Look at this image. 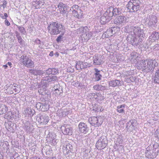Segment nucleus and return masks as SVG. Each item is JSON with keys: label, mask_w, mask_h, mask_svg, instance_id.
Returning a JSON list of instances; mask_svg holds the SVG:
<instances>
[{"label": "nucleus", "mask_w": 159, "mask_h": 159, "mask_svg": "<svg viewBox=\"0 0 159 159\" xmlns=\"http://www.w3.org/2000/svg\"><path fill=\"white\" fill-rule=\"evenodd\" d=\"M111 14H109V13L107 12V10L104 13L103 15L100 18V22L102 24H105L106 23L108 22L111 19Z\"/></svg>", "instance_id": "9d476101"}, {"label": "nucleus", "mask_w": 159, "mask_h": 159, "mask_svg": "<svg viewBox=\"0 0 159 159\" xmlns=\"http://www.w3.org/2000/svg\"><path fill=\"white\" fill-rule=\"evenodd\" d=\"M33 129V126L31 125L29 122L27 121L25 123L24 126V129L27 133H30L32 131Z\"/></svg>", "instance_id": "6ab92c4d"}, {"label": "nucleus", "mask_w": 159, "mask_h": 159, "mask_svg": "<svg viewBox=\"0 0 159 159\" xmlns=\"http://www.w3.org/2000/svg\"><path fill=\"white\" fill-rule=\"evenodd\" d=\"M65 5L62 2L60 3L58 5V7L59 8H63L65 7Z\"/></svg>", "instance_id": "4d7b16f0"}, {"label": "nucleus", "mask_w": 159, "mask_h": 159, "mask_svg": "<svg viewBox=\"0 0 159 159\" xmlns=\"http://www.w3.org/2000/svg\"><path fill=\"white\" fill-rule=\"evenodd\" d=\"M0 115L6 113L8 110L7 107L5 105L2 104L0 105Z\"/></svg>", "instance_id": "cd10ccee"}, {"label": "nucleus", "mask_w": 159, "mask_h": 159, "mask_svg": "<svg viewBox=\"0 0 159 159\" xmlns=\"http://www.w3.org/2000/svg\"><path fill=\"white\" fill-rule=\"evenodd\" d=\"M150 59H147L145 60H142L139 61L137 63V65L139 69H142L144 72H145V70L148 66L150 62Z\"/></svg>", "instance_id": "1a4fd4ad"}, {"label": "nucleus", "mask_w": 159, "mask_h": 159, "mask_svg": "<svg viewBox=\"0 0 159 159\" xmlns=\"http://www.w3.org/2000/svg\"><path fill=\"white\" fill-rule=\"evenodd\" d=\"M123 30L125 32L128 33L131 32V30L130 29V27L128 26H126L123 28Z\"/></svg>", "instance_id": "37998d69"}, {"label": "nucleus", "mask_w": 159, "mask_h": 159, "mask_svg": "<svg viewBox=\"0 0 159 159\" xmlns=\"http://www.w3.org/2000/svg\"><path fill=\"white\" fill-rule=\"evenodd\" d=\"M20 61L21 64L27 67H32L33 66V62L26 56H22L20 59Z\"/></svg>", "instance_id": "20e7f679"}, {"label": "nucleus", "mask_w": 159, "mask_h": 159, "mask_svg": "<svg viewBox=\"0 0 159 159\" xmlns=\"http://www.w3.org/2000/svg\"><path fill=\"white\" fill-rule=\"evenodd\" d=\"M79 30L81 33H85L88 38L86 39H89L90 38L93 34V33L91 31H90L87 26H85L83 27H81L80 28Z\"/></svg>", "instance_id": "2eb2a0df"}, {"label": "nucleus", "mask_w": 159, "mask_h": 159, "mask_svg": "<svg viewBox=\"0 0 159 159\" xmlns=\"http://www.w3.org/2000/svg\"><path fill=\"white\" fill-rule=\"evenodd\" d=\"M79 11H80V9H77L76 10L74 9V10H73L72 11V15L75 17H77L78 13Z\"/></svg>", "instance_id": "79ce46f5"}, {"label": "nucleus", "mask_w": 159, "mask_h": 159, "mask_svg": "<svg viewBox=\"0 0 159 159\" xmlns=\"http://www.w3.org/2000/svg\"><path fill=\"white\" fill-rule=\"evenodd\" d=\"M46 140L48 142H50L52 143L55 141V139L54 138L53 135L52 134L48 135L47 137Z\"/></svg>", "instance_id": "7c9ffc66"}, {"label": "nucleus", "mask_w": 159, "mask_h": 159, "mask_svg": "<svg viewBox=\"0 0 159 159\" xmlns=\"http://www.w3.org/2000/svg\"><path fill=\"white\" fill-rule=\"evenodd\" d=\"M151 153H153V152L152 151L147 150L146 152V156L148 158L153 159L154 157Z\"/></svg>", "instance_id": "72a5a7b5"}, {"label": "nucleus", "mask_w": 159, "mask_h": 159, "mask_svg": "<svg viewBox=\"0 0 159 159\" xmlns=\"http://www.w3.org/2000/svg\"><path fill=\"white\" fill-rule=\"evenodd\" d=\"M5 24L7 26H9L10 25V23L9 22L8 20L7 19H6L5 21Z\"/></svg>", "instance_id": "680f3d73"}, {"label": "nucleus", "mask_w": 159, "mask_h": 159, "mask_svg": "<svg viewBox=\"0 0 159 159\" xmlns=\"http://www.w3.org/2000/svg\"><path fill=\"white\" fill-rule=\"evenodd\" d=\"M152 80L155 83L159 84V69L156 71Z\"/></svg>", "instance_id": "b1692460"}, {"label": "nucleus", "mask_w": 159, "mask_h": 159, "mask_svg": "<svg viewBox=\"0 0 159 159\" xmlns=\"http://www.w3.org/2000/svg\"><path fill=\"white\" fill-rule=\"evenodd\" d=\"M79 127L80 131L82 133L85 134L89 130L87 125L84 123H80L79 125Z\"/></svg>", "instance_id": "f3484780"}, {"label": "nucleus", "mask_w": 159, "mask_h": 159, "mask_svg": "<svg viewBox=\"0 0 159 159\" xmlns=\"http://www.w3.org/2000/svg\"><path fill=\"white\" fill-rule=\"evenodd\" d=\"M93 64L94 65H100L103 63L101 57L95 55L93 57Z\"/></svg>", "instance_id": "a211bd4d"}, {"label": "nucleus", "mask_w": 159, "mask_h": 159, "mask_svg": "<svg viewBox=\"0 0 159 159\" xmlns=\"http://www.w3.org/2000/svg\"><path fill=\"white\" fill-rule=\"evenodd\" d=\"M158 33L157 32L153 33L152 36L149 37L150 39H152L153 40L155 41L159 38Z\"/></svg>", "instance_id": "c9c22d12"}, {"label": "nucleus", "mask_w": 159, "mask_h": 159, "mask_svg": "<svg viewBox=\"0 0 159 159\" xmlns=\"http://www.w3.org/2000/svg\"><path fill=\"white\" fill-rule=\"evenodd\" d=\"M15 34H16V37L20 36V34L17 31H16Z\"/></svg>", "instance_id": "0e129e2a"}, {"label": "nucleus", "mask_w": 159, "mask_h": 159, "mask_svg": "<svg viewBox=\"0 0 159 159\" xmlns=\"http://www.w3.org/2000/svg\"><path fill=\"white\" fill-rule=\"evenodd\" d=\"M125 106L124 105H121L119 106H118L117 108V111L120 113L122 114L125 113V110L124 109L122 108H124Z\"/></svg>", "instance_id": "473e14b6"}, {"label": "nucleus", "mask_w": 159, "mask_h": 159, "mask_svg": "<svg viewBox=\"0 0 159 159\" xmlns=\"http://www.w3.org/2000/svg\"><path fill=\"white\" fill-rule=\"evenodd\" d=\"M11 89L13 90L16 93H18L20 91L19 89V88L17 87L15 88V87H12Z\"/></svg>", "instance_id": "603ef678"}, {"label": "nucleus", "mask_w": 159, "mask_h": 159, "mask_svg": "<svg viewBox=\"0 0 159 159\" xmlns=\"http://www.w3.org/2000/svg\"><path fill=\"white\" fill-rule=\"evenodd\" d=\"M41 4V2L40 0H37L33 2V4L34 7H35L36 9L40 8L39 5Z\"/></svg>", "instance_id": "4c0bfd02"}, {"label": "nucleus", "mask_w": 159, "mask_h": 159, "mask_svg": "<svg viewBox=\"0 0 159 159\" xmlns=\"http://www.w3.org/2000/svg\"><path fill=\"white\" fill-rule=\"evenodd\" d=\"M58 73L57 69L55 68H49L46 70L45 74L48 75H55Z\"/></svg>", "instance_id": "aec40b11"}, {"label": "nucleus", "mask_w": 159, "mask_h": 159, "mask_svg": "<svg viewBox=\"0 0 159 159\" xmlns=\"http://www.w3.org/2000/svg\"><path fill=\"white\" fill-rule=\"evenodd\" d=\"M83 16V13L80 10V11L78 12L77 18H81L82 16Z\"/></svg>", "instance_id": "09e8293b"}, {"label": "nucleus", "mask_w": 159, "mask_h": 159, "mask_svg": "<svg viewBox=\"0 0 159 159\" xmlns=\"http://www.w3.org/2000/svg\"><path fill=\"white\" fill-rule=\"evenodd\" d=\"M62 38V36L60 35L57 39L56 40L57 42H59L61 41V39Z\"/></svg>", "instance_id": "bf43d9fd"}, {"label": "nucleus", "mask_w": 159, "mask_h": 159, "mask_svg": "<svg viewBox=\"0 0 159 159\" xmlns=\"http://www.w3.org/2000/svg\"><path fill=\"white\" fill-rule=\"evenodd\" d=\"M110 86L113 87L119 86L121 85L120 81L119 80H113L109 82Z\"/></svg>", "instance_id": "4be33fe9"}, {"label": "nucleus", "mask_w": 159, "mask_h": 159, "mask_svg": "<svg viewBox=\"0 0 159 159\" xmlns=\"http://www.w3.org/2000/svg\"><path fill=\"white\" fill-rule=\"evenodd\" d=\"M42 103L38 102L36 104V107L38 109H41V106L42 105Z\"/></svg>", "instance_id": "864d4df0"}, {"label": "nucleus", "mask_w": 159, "mask_h": 159, "mask_svg": "<svg viewBox=\"0 0 159 159\" xmlns=\"http://www.w3.org/2000/svg\"><path fill=\"white\" fill-rule=\"evenodd\" d=\"M90 124L95 127L100 125L103 122V119L101 116H93L89 119Z\"/></svg>", "instance_id": "39448f33"}, {"label": "nucleus", "mask_w": 159, "mask_h": 159, "mask_svg": "<svg viewBox=\"0 0 159 159\" xmlns=\"http://www.w3.org/2000/svg\"><path fill=\"white\" fill-rule=\"evenodd\" d=\"M54 90L53 92V93L56 95H60L63 93L62 89L61 87H60L59 85H57L54 86Z\"/></svg>", "instance_id": "5701e85b"}, {"label": "nucleus", "mask_w": 159, "mask_h": 159, "mask_svg": "<svg viewBox=\"0 0 159 159\" xmlns=\"http://www.w3.org/2000/svg\"><path fill=\"white\" fill-rule=\"evenodd\" d=\"M142 0H130L126 5L128 11L135 12L139 10L142 3Z\"/></svg>", "instance_id": "f03ea898"}, {"label": "nucleus", "mask_w": 159, "mask_h": 159, "mask_svg": "<svg viewBox=\"0 0 159 159\" xmlns=\"http://www.w3.org/2000/svg\"><path fill=\"white\" fill-rule=\"evenodd\" d=\"M95 73L94 74V75H101L100 72V71L98 70L97 69V68H95L94 69Z\"/></svg>", "instance_id": "8fccbe9b"}, {"label": "nucleus", "mask_w": 159, "mask_h": 159, "mask_svg": "<svg viewBox=\"0 0 159 159\" xmlns=\"http://www.w3.org/2000/svg\"><path fill=\"white\" fill-rule=\"evenodd\" d=\"M38 122L43 124H46L48 122L49 119L48 116L45 114H40L36 118Z\"/></svg>", "instance_id": "9b49d317"}, {"label": "nucleus", "mask_w": 159, "mask_h": 159, "mask_svg": "<svg viewBox=\"0 0 159 159\" xmlns=\"http://www.w3.org/2000/svg\"><path fill=\"white\" fill-rule=\"evenodd\" d=\"M95 81H98L101 80V78L102 77V75H95Z\"/></svg>", "instance_id": "49530a36"}, {"label": "nucleus", "mask_w": 159, "mask_h": 159, "mask_svg": "<svg viewBox=\"0 0 159 159\" xmlns=\"http://www.w3.org/2000/svg\"><path fill=\"white\" fill-rule=\"evenodd\" d=\"M156 65H157V63L156 60L150 59L148 66L145 70V72H150L153 71Z\"/></svg>", "instance_id": "ddd939ff"}, {"label": "nucleus", "mask_w": 159, "mask_h": 159, "mask_svg": "<svg viewBox=\"0 0 159 159\" xmlns=\"http://www.w3.org/2000/svg\"><path fill=\"white\" fill-rule=\"evenodd\" d=\"M90 65L86 62H83V69L87 68V67H89L90 66Z\"/></svg>", "instance_id": "c03bdc74"}, {"label": "nucleus", "mask_w": 159, "mask_h": 159, "mask_svg": "<svg viewBox=\"0 0 159 159\" xmlns=\"http://www.w3.org/2000/svg\"><path fill=\"white\" fill-rule=\"evenodd\" d=\"M128 39L129 40L131 44L134 46L140 44L144 39V37H135L132 35H129L128 37Z\"/></svg>", "instance_id": "7ed1b4c3"}, {"label": "nucleus", "mask_w": 159, "mask_h": 159, "mask_svg": "<svg viewBox=\"0 0 159 159\" xmlns=\"http://www.w3.org/2000/svg\"><path fill=\"white\" fill-rule=\"evenodd\" d=\"M148 20H149L148 24L150 26L154 25L157 22V17L155 16H150L149 18H148Z\"/></svg>", "instance_id": "412c9836"}, {"label": "nucleus", "mask_w": 159, "mask_h": 159, "mask_svg": "<svg viewBox=\"0 0 159 159\" xmlns=\"http://www.w3.org/2000/svg\"><path fill=\"white\" fill-rule=\"evenodd\" d=\"M48 106L46 103H42L40 110L43 111H46L48 109Z\"/></svg>", "instance_id": "2f4dec72"}, {"label": "nucleus", "mask_w": 159, "mask_h": 159, "mask_svg": "<svg viewBox=\"0 0 159 159\" xmlns=\"http://www.w3.org/2000/svg\"><path fill=\"white\" fill-rule=\"evenodd\" d=\"M20 32L23 34H24L26 33L25 30V28L22 26H17Z\"/></svg>", "instance_id": "ea45409f"}, {"label": "nucleus", "mask_w": 159, "mask_h": 159, "mask_svg": "<svg viewBox=\"0 0 159 159\" xmlns=\"http://www.w3.org/2000/svg\"><path fill=\"white\" fill-rule=\"evenodd\" d=\"M134 120H131L129 121V122L131 123V125L132 127H134L135 126L134 125Z\"/></svg>", "instance_id": "e2e57ef3"}, {"label": "nucleus", "mask_w": 159, "mask_h": 159, "mask_svg": "<svg viewBox=\"0 0 159 159\" xmlns=\"http://www.w3.org/2000/svg\"><path fill=\"white\" fill-rule=\"evenodd\" d=\"M30 73L34 75H43L44 73V72L42 70H31L30 71Z\"/></svg>", "instance_id": "a878e982"}, {"label": "nucleus", "mask_w": 159, "mask_h": 159, "mask_svg": "<svg viewBox=\"0 0 159 159\" xmlns=\"http://www.w3.org/2000/svg\"><path fill=\"white\" fill-rule=\"evenodd\" d=\"M94 89L97 90H104L106 88L105 86H103L101 85L97 84L95 85L93 87Z\"/></svg>", "instance_id": "c85d7f7f"}, {"label": "nucleus", "mask_w": 159, "mask_h": 159, "mask_svg": "<svg viewBox=\"0 0 159 159\" xmlns=\"http://www.w3.org/2000/svg\"><path fill=\"white\" fill-rule=\"evenodd\" d=\"M107 143V138L104 136H101L97 142L96 146L97 148L101 150L104 148Z\"/></svg>", "instance_id": "423d86ee"}, {"label": "nucleus", "mask_w": 159, "mask_h": 159, "mask_svg": "<svg viewBox=\"0 0 159 159\" xmlns=\"http://www.w3.org/2000/svg\"><path fill=\"white\" fill-rule=\"evenodd\" d=\"M17 38L18 39V42L20 44H21L22 43V41L23 40L20 36H19L18 37H17Z\"/></svg>", "instance_id": "de8ad7c7"}, {"label": "nucleus", "mask_w": 159, "mask_h": 159, "mask_svg": "<svg viewBox=\"0 0 159 159\" xmlns=\"http://www.w3.org/2000/svg\"><path fill=\"white\" fill-rule=\"evenodd\" d=\"M131 32H133L135 36L137 37H144L145 34L143 30L138 26H131L130 27Z\"/></svg>", "instance_id": "6e6552de"}, {"label": "nucleus", "mask_w": 159, "mask_h": 159, "mask_svg": "<svg viewBox=\"0 0 159 159\" xmlns=\"http://www.w3.org/2000/svg\"><path fill=\"white\" fill-rule=\"evenodd\" d=\"M67 71L68 72L72 73L74 72V70L73 69L69 67H68V68L67 69Z\"/></svg>", "instance_id": "5fc2aeb1"}, {"label": "nucleus", "mask_w": 159, "mask_h": 159, "mask_svg": "<svg viewBox=\"0 0 159 159\" xmlns=\"http://www.w3.org/2000/svg\"><path fill=\"white\" fill-rule=\"evenodd\" d=\"M75 67L77 70L83 69V62L80 61L77 62Z\"/></svg>", "instance_id": "c756f323"}, {"label": "nucleus", "mask_w": 159, "mask_h": 159, "mask_svg": "<svg viewBox=\"0 0 159 159\" xmlns=\"http://www.w3.org/2000/svg\"><path fill=\"white\" fill-rule=\"evenodd\" d=\"M73 147L71 144L68 143L64 145L63 148L64 151L66 150V153H69L72 151Z\"/></svg>", "instance_id": "393cba45"}, {"label": "nucleus", "mask_w": 159, "mask_h": 159, "mask_svg": "<svg viewBox=\"0 0 159 159\" xmlns=\"http://www.w3.org/2000/svg\"><path fill=\"white\" fill-rule=\"evenodd\" d=\"M117 28L115 27H112L111 28H109L105 32L102 34V38H108L111 36L113 34H114L116 33V29Z\"/></svg>", "instance_id": "4468645a"}, {"label": "nucleus", "mask_w": 159, "mask_h": 159, "mask_svg": "<svg viewBox=\"0 0 159 159\" xmlns=\"http://www.w3.org/2000/svg\"><path fill=\"white\" fill-rule=\"evenodd\" d=\"M126 20V18L125 16H117L114 20L113 22L117 25V28L120 29V27L122 26Z\"/></svg>", "instance_id": "0eeeda50"}, {"label": "nucleus", "mask_w": 159, "mask_h": 159, "mask_svg": "<svg viewBox=\"0 0 159 159\" xmlns=\"http://www.w3.org/2000/svg\"><path fill=\"white\" fill-rule=\"evenodd\" d=\"M3 156L1 154V152H0V159H3Z\"/></svg>", "instance_id": "338daca9"}, {"label": "nucleus", "mask_w": 159, "mask_h": 159, "mask_svg": "<svg viewBox=\"0 0 159 159\" xmlns=\"http://www.w3.org/2000/svg\"><path fill=\"white\" fill-rule=\"evenodd\" d=\"M45 153L46 155H49L51 154L52 153V150L51 149H48L45 147L43 149H42V152L43 153V151Z\"/></svg>", "instance_id": "e433bc0d"}, {"label": "nucleus", "mask_w": 159, "mask_h": 159, "mask_svg": "<svg viewBox=\"0 0 159 159\" xmlns=\"http://www.w3.org/2000/svg\"><path fill=\"white\" fill-rule=\"evenodd\" d=\"M83 34L80 36V39H81V40L82 41H86L89 40V39H87V36L86 35V34L85 33H83Z\"/></svg>", "instance_id": "58836bf2"}, {"label": "nucleus", "mask_w": 159, "mask_h": 159, "mask_svg": "<svg viewBox=\"0 0 159 159\" xmlns=\"http://www.w3.org/2000/svg\"><path fill=\"white\" fill-rule=\"evenodd\" d=\"M62 128V132L64 134L69 135L72 134V128L69 125H66L65 126H63Z\"/></svg>", "instance_id": "dca6fc26"}, {"label": "nucleus", "mask_w": 159, "mask_h": 159, "mask_svg": "<svg viewBox=\"0 0 159 159\" xmlns=\"http://www.w3.org/2000/svg\"><path fill=\"white\" fill-rule=\"evenodd\" d=\"M30 159H40L39 158L36 157H31Z\"/></svg>", "instance_id": "69168bd1"}, {"label": "nucleus", "mask_w": 159, "mask_h": 159, "mask_svg": "<svg viewBox=\"0 0 159 159\" xmlns=\"http://www.w3.org/2000/svg\"><path fill=\"white\" fill-rule=\"evenodd\" d=\"M72 10H74V9L75 10H76L77 9H78V6L77 5H73L72 7Z\"/></svg>", "instance_id": "13d9d810"}, {"label": "nucleus", "mask_w": 159, "mask_h": 159, "mask_svg": "<svg viewBox=\"0 0 159 159\" xmlns=\"http://www.w3.org/2000/svg\"><path fill=\"white\" fill-rule=\"evenodd\" d=\"M72 85H74L75 87H77L79 85V83L78 81L76 82H75V81H74L72 83Z\"/></svg>", "instance_id": "3c124183"}, {"label": "nucleus", "mask_w": 159, "mask_h": 159, "mask_svg": "<svg viewBox=\"0 0 159 159\" xmlns=\"http://www.w3.org/2000/svg\"><path fill=\"white\" fill-rule=\"evenodd\" d=\"M11 159H22L17 153L11 157Z\"/></svg>", "instance_id": "a18cd8bd"}, {"label": "nucleus", "mask_w": 159, "mask_h": 159, "mask_svg": "<svg viewBox=\"0 0 159 159\" xmlns=\"http://www.w3.org/2000/svg\"><path fill=\"white\" fill-rule=\"evenodd\" d=\"M8 143L7 142H6L4 143L2 147L3 148V149L7 151L9 149L8 147Z\"/></svg>", "instance_id": "a19ab883"}, {"label": "nucleus", "mask_w": 159, "mask_h": 159, "mask_svg": "<svg viewBox=\"0 0 159 159\" xmlns=\"http://www.w3.org/2000/svg\"><path fill=\"white\" fill-rule=\"evenodd\" d=\"M7 4V2L6 1L4 0L3 2V4L2 5H1L0 6H2L3 8H4L6 6V5Z\"/></svg>", "instance_id": "052dcab7"}, {"label": "nucleus", "mask_w": 159, "mask_h": 159, "mask_svg": "<svg viewBox=\"0 0 159 159\" xmlns=\"http://www.w3.org/2000/svg\"><path fill=\"white\" fill-rule=\"evenodd\" d=\"M58 80L57 77V76H53L52 77H48L47 79H45L47 81L49 82L54 81L57 80Z\"/></svg>", "instance_id": "f704fd0d"}, {"label": "nucleus", "mask_w": 159, "mask_h": 159, "mask_svg": "<svg viewBox=\"0 0 159 159\" xmlns=\"http://www.w3.org/2000/svg\"><path fill=\"white\" fill-rule=\"evenodd\" d=\"M25 115V116H27L28 115H30V116H33L34 113V111L32 109L29 107L27 108L24 111Z\"/></svg>", "instance_id": "bb28decb"}, {"label": "nucleus", "mask_w": 159, "mask_h": 159, "mask_svg": "<svg viewBox=\"0 0 159 159\" xmlns=\"http://www.w3.org/2000/svg\"><path fill=\"white\" fill-rule=\"evenodd\" d=\"M122 9L120 7H116L114 8L112 7H110L109 8H108L107 9V12L109 13V14H110L111 13V17L112 18V16L114 15H119L121 13V11Z\"/></svg>", "instance_id": "f8f14e48"}, {"label": "nucleus", "mask_w": 159, "mask_h": 159, "mask_svg": "<svg viewBox=\"0 0 159 159\" xmlns=\"http://www.w3.org/2000/svg\"><path fill=\"white\" fill-rule=\"evenodd\" d=\"M48 29L49 32L52 35H57L64 30V26L56 22H51L48 26Z\"/></svg>", "instance_id": "f257e3e1"}, {"label": "nucleus", "mask_w": 159, "mask_h": 159, "mask_svg": "<svg viewBox=\"0 0 159 159\" xmlns=\"http://www.w3.org/2000/svg\"><path fill=\"white\" fill-rule=\"evenodd\" d=\"M53 51H51L50 54H49V55L50 56H53Z\"/></svg>", "instance_id": "774afa93"}, {"label": "nucleus", "mask_w": 159, "mask_h": 159, "mask_svg": "<svg viewBox=\"0 0 159 159\" xmlns=\"http://www.w3.org/2000/svg\"><path fill=\"white\" fill-rule=\"evenodd\" d=\"M44 90L42 89H40L39 90L38 92L40 94H42V95H44V94L45 93V92H44Z\"/></svg>", "instance_id": "6e6d98bb"}]
</instances>
